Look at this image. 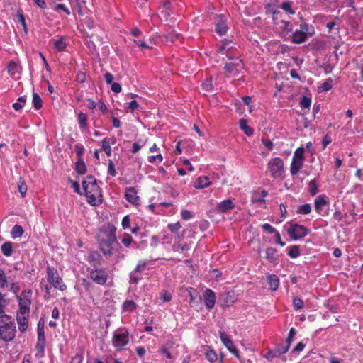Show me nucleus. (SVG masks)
<instances>
[{
  "label": "nucleus",
  "mask_w": 363,
  "mask_h": 363,
  "mask_svg": "<svg viewBox=\"0 0 363 363\" xmlns=\"http://www.w3.org/2000/svg\"><path fill=\"white\" fill-rule=\"evenodd\" d=\"M82 188L86 201L90 205L96 206L102 202V195L94 177H86L82 182Z\"/></svg>",
  "instance_id": "1"
},
{
  "label": "nucleus",
  "mask_w": 363,
  "mask_h": 363,
  "mask_svg": "<svg viewBox=\"0 0 363 363\" xmlns=\"http://www.w3.org/2000/svg\"><path fill=\"white\" fill-rule=\"evenodd\" d=\"M99 242L101 251L105 255L113 254L115 246L118 245L116 238V230L113 228L101 231Z\"/></svg>",
  "instance_id": "2"
},
{
  "label": "nucleus",
  "mask_w": 363,
  "mask_h": 363,
  "mask_svg": "<svg viewBox=\"0 0 363 363\" xmlns=\"http://www.w3.org/2000/svg\"><path fill=\"white\" fill-rule=\"evenodd\" d=\"M16 325L12 318L8 315H0V339L11 341L15 337Z\"/></svg>",
  "instance_id": "3"
},
{
  "label": "nucleus",
  "mask_w": 363,
  "mask_h": 363,
  "mask_svg": "<svg viewBox=\"0 0 363 363\" xmlns=\"http://www.w3.org/2000/svg\"><path fill=\"white\" fill-rule=\"evenodd\" d=\"M130 342V335L125 328H120L113 333L112 345L117 351H121Z\"/></svg>",
  "instance_id": "4"
},
{
  "label": "nucleus",
  "mask_w": 363,
  "mask_h": 363,
  "mask_svg": "<svg viewBox=\"0 0 363 363\" xmlns=\"http://www.w3.org/2000/svg\"><path fill=\"white\" fill-rule=\"evenodd\" d=\"M48 281L55 288L60 291H65L67 289L66 284L63 282L57 270L52 267H47Z\"/></svg>",
  "instance_id": "5"
},
{
  "label": "nucleus",
  "mask_w": 363,
  "mask_h": 363,
  "mask_svg": "<svg viewBox=\"0 0 363 363\" xmlns=\"http://www.w3.org/2000/svg\"><path fill=\"white\" fill-rule=\"evenodd\" d=\"M286 229L288 235L294 240H298L304 238L309 233V230L305 226L296 223H287Z\"/></svg>",
  "instance_id": "6"
},
{
  "label": "nucleus",
  "mask_w": 363,
  "mask_h": 363,
  "mask_svg": "<svg viewBox=\"0 0 363 363\" xmlns=\"http://www.w3.org/2000/svg\"><path fill=\"white\" fill-rule=\"evenodd\" d=\"M270 174L274 178L282 177L284 169V161L279 157L272 158L267 164Z\"/></svg>",
  "instance_id": "7"
},
{
  "label": "nucleus",
  "mask_w": 363,
  "mask_h": 363,
  "mask_svg": "<svg viewBox=\"0 0 363 363\" xmlns=\"http://www.w3.org/2000/svg\"><path fill=\"white\" fill-rule=\"evenodd\" d=\"M89 277L96 284L104 285L108 279V273L105 269L98 268L91 270L89 273Z\"/></svg>",
  "instance_id": "8"
},
{
  "label": "nucleus",
  "mask_w": 363,
  "mask_h": 363,
  "mask_svg": "<svg viewBox=\"0 0 363 363\" xmlns=\"http://www.w3.org/2000/svg\"><path fill=\"white\" fill-rule=\"evenodd\" d=\"M308 33V26L306 23H301L299 29L294 31L292 36V41L295 43H301L306 41Z\"/></svg>",
  "instance_id": "9"
},
{
  "label": "nucleus",
  "mask_w": 363,
  "mask_h": 363,
  "mask_svg": "<svg viewBox=\"0 0 363 363\" xmlns=\"http://www.w3.org/2000/svg\"><path fill=\"white\" fill-rule=\"evenodd\" d=\"M243 68V63L240 60L237 58L233 62L226 64L224 69L227 76L235 77Z\"/></svg>",
  "instance_id": "10"
},
{
  "label": "nucleus",
  "mask_w": 363,
  "mask_h": 363,
  "mask_svg": "<svg viewBox=\"0 0 363 363\" xmlns=\"http://www.w3.org/2000/svg\"><path fill=\"white\" fill-rule=\"evenodd\" d=\"M329 201L326 196L320 195L317 196L314 201V207L315 211L321 216L328 214L327 211H324L323 208L329 205Z\"/></svg>",
  "instance_id": "11"
},
{
  "label": "nucleus",
  "mask_w": 363,
  "mask_h": 363,
  "mask_svg": "<svg viewBox=\"0 0 363 363\" xmlns=\"http://www.w3.org/2000/svg\"><path fill=\"white\" fill-rule=\"evenodd\" d=\"M203 298L206 308L209 311L213 309L216 303V293L210 289H206L203 294Z\"/></svg>",
  "instance_id": "12"
},
{
  "label": "nucleus",
  "mask_w": 363,
  "mask_h": 363,
  "mask_svg": "<svg viewBox=\"0 0 363 363\" xmlns=\"http://www.w3.org/2000/svg\"><path fill=\"white\" fill-rule=\"evenodd\" d=\"M38 340L35 345L37 358H42L45 354V333H37Z\"/></svg>",
  "instance_id": "13"
},
{
  "label": "nucleus",
  "mask_w": 363,
  "mask_h": 363,
  "mask_svg": "<svg viewBox=\"0 0 363 363\" xmlns=\"http://www.w3.org/2000/svg\"><path fill=\"white\" fill-rule=\"evenodd\" d=\"M125 199L135 206L140 204V197L134 187H128L125 191Z\"/></svg>",
  "instance_id": "14"
},
{
  "label": "nucleus",
  "mask_w": 363,
  "mask_h": 363,
  "mask_svg": "<svg viewBox=\"0 0 363 363\" xmlns=\"http://www.w3.org/2000/svg\"><path fill=\"white\" fill-rule=\"evenodd\" d=\"M235 48L234 44L231 41L225 40L218 48V52L221 54H225L228 58L231 59L232 51Z\"/></svg>",
  "instance_id": "15"
},
{
  "label": "nucleus",
  "mask_w": 363,
  "mask_h": 363,
  "mask_svg": "<svg viewBox=\"0 0 363 363\" xmlns=\"http://www.w3.org/2000/svg\"><path fill=\"white\" fill-rule=\"evenodd\" d=\"M228 27L226 26V17L220 16L218 17L216 23V31L219 35H223L226 33Z\"/></svg>",
  "instance_id": "16"
},
{
  "label": "nucleus",
  "mask_w": 363,
  "mask_h": 363,
  "mask_svg": "<svg viewBox=\"0 0 363 363\" xmlns=\"http://www.w3.org/2000/svg\"><path fill=\"white\" fill-rule=\"evenodd\" d=\"M235 204L232 199H226L220 201L217 205V211L220 213H226L227 211L233 209Z\"/></svg>",
  "instance_id": "17"
},
{
  "label": "nucleus",
  "mask_w": 363,
  "mask_h": 363,
  "mask_svg": "<svg viewBox=\"0 0 363 363\" xmlns=\"http://www.w3.org/2000/svg\"><path fill=\"white\" fill-rule=\"evenodd\" d=\"M303 160H298V159L292 158V162H291V168H290L291 174L292 175H296L298 173V172L300 171V169L303 167Z\"/></svg>",
  "instance_id": "18"
},
{
  "label": "nucleus",
  "mask_w": 363,
  "mask_h": 363,
  "mask_svg": "<svg viewBox=\"0 0 363 363\" xmlns=\"http://www.w3.org/2000/svg\"><path fill=\"white\" fill-rule=\"evenodd\" d=\"M211 184L210 178L206 176H201L197 179L194 187L197 189H201L210 186Z\"/></svg>",
  "instance_id": "19"
},
{
  "label": "nucleus",
  "mask_w": 363,
  "mask_h": 363,
  "mask_svg": "<svg viewBox=\"0 0 363 363\" xmlns=\"http://www.w3.org/2000/svg\"><path fill=\"white\" fill-rule=\"evenodd\" d=\"M28 315H16V320L18 325V330L23 333L25 332L28 325Z\"/></svg>",
  "instance_id": "20"
},
{
  "label": "nucleus",
  "mask_w": 363,
  "mask_h": 363,
  "mask_svg": "<svg viewBox=\"0 0 363 363\" xmlns=\"http://www.w3.org/2000/svg\"><path fill=\"white\" fill-rule=\"evenodd\" d=\"M203 350L206 358L211 363H213L218 359V355L216 352L214 350H213L209 346H205Z\"/></svg>",
  "instance_id": "21"
},
{
  "label": "nucleus",
  "mask_w": 363,
  "mask_h": 363,
  "mask_svg": "<svg viewBox=\"0 0 363 363\" xmlns=\"http://www.w3.org/2000/svg\"><path fill=\"white\" fill-rule=\"evenodd\" d=\"M6 69L11 76H14L16 74L20 72L21 67L17 62L11 61L7 65Z\"/></svg>",
  "instance_id": "22"
},
{
  "label": "nucleus",
  "mask_w": 363,
  "mask_h": 363,
  "mask_svg": "<svg viewBox=\"0 0 363 363\" xmlns=\"http://www.w3.org/2000/svg\"><path fill=\"white\" fill-rule=\"evenodd\" d=\"M265 258L269 262H274L277 259V250L272 247L267 248L265 251Z\"/></svg>",
  "instance_id": "23"
},
{
  "label": "nucleus",
  "mask_w": 363,
  "mask_h": 363,
  "mask_svg": "<svg viewBox=\"0 0 363 363\" xmlns=\"http://www.w3.org/2000/svg\"><path fill=\"white\" fill-rule=\"evenodd\" d=\"M1 252L4 255L9 257L13 252V244L11 242H6L1 246Z\"/></svg>",
  "instance_id": "24"
},
{
  "label": "nucleus",
  "mask_w": 363,
  "mask_h": 363,
  "mask_svg": "<svg viewBox=\"0 0 363 363\" xmlns=\"http://www.w3.org/2000/svg\"><path fill=\"white\" fill-rule=\"evenodd\" d=\"M239 125L241 130L247 135L250 136L253 133V130L247 125V121L245 119H241L239 123Z\"/></svg>",
  "instance_id": "25"
},
{
  "label": "nucleus",
  "mask_w": 363,
  "mask_h": 363,
  "mask_svg": "<svg viewBox=\"0 0 363 363\" xmlns=\"http://www.w3.org/2000/svg\"><path fill=\"white\" fill-rule=\"evenodd\" d=\"M268 281L270 286V289L272 291H275L278 289L279 286V279L276 275H270L268 277Z\"/></svg>",
  "instance_id": "26"
},
{
  "label": "nucleus",
  "mask_w": 363,
  "mask_h": 363,
  "mask_svg": "<svg viewBox=\"0 0 363 363\" xmlns=\"http://www.w3.org/2000/svg\"><path fill=\"white\" fill-rule=\"evenodd\" d=\"M53 46L57 52L64 50L66 48V43L64 37H60L59 39L54 40Z\"/></svg>",
  "instance_id": "27"
},
{
  "label": "nucleus",
  "mask_w": 363,
  "mask_h": 363,
  "mask_svg": "<svg viewBox=\"0 0 363 363\" xmlns=\"http://www.w3.org/2000/svg\"><path fill=\"white\" fill-rule=\"evenodd\" d=\"M74 169L79 174H84L86 172V164L82 159L76 162Z\"/></svg>",
  "instance_id": "28"
},
{
  "label": "nucleus",
  "mask_w": 363,
  "mask_h": 363,
  "mask_svg": "<svg viewBox=\"0 0 363 363\" xmlns=\"http://www.w3.org/2000/svg\"><path fill=\"white\" fill-rule=\"evenodd\" d=\"M87 115L83 112H80L78 114L77 120L79 123V128L81 129L86 128H87Z\"/></svg>",
  "instance_id": "29"
},
{
  "label": "nucleus",
  "mask_w": 363,
  "mask_h": 363,
  "mask_svg": "<svg viewBox=\"0 0 363 363\" xmlns=\"http://www.w3.org/2000/svg\"><path fill=\"white\" fill-rule=\"evenodd\" d=\"M23 228L19 225H15L11 231V235L13 239L21 238L23 235Z\"/></svg>",
  "instance_id": "30"
},
{
  "label": "nucleus",
  "mask_w": 363,
  "mask_h": 363,
  "mask_svg": "<svg viewBox=\"0 0 363 363\" xmlns=\"http://www.w3.org/2000/svg\"><path fill=\"white\" fill-rule=\"evenodd\" d=\"M142 276L140 273L132 271L129 274V283L130 284H138V281L141 279Z\"/></svg>",
  "instance_id": "31"
},
{
  "label": "nucleus",
  "mask_w": 363,
  "mask_h": 363,
  "mask_svg": "<svg viewBox=\"0 0 363 363\" xmlns=\"http://www.w3.org/2000/svg\"><path fill=\"white\" fill-rule=\"evenodd\" d=\"M311 212V206L309 203H305L297 208V214L307 215Z\"/></svg>",
  "instance_id": "32"
},
{
  "label": "nucleus",
  "mask_w": 363,
  "mask_h": 363,
  "mask_svg": "<svg viewBox=\"0 0 363 363\" xmlns=\"http://www.w3.org/2000/svg\"><path fill=\"white\" fill-rule=\"evenodd\" d=\"M289 347H290V345L287 343H286L285 345H280L277 346L274 350V356H279V355L286 353L288 352Z\"/></svg>",
  "instance_id": "33"
},
{
  "label": "nucleus",
  "mask_w": 363,
  "mask_h": 363,
  "mask_svg": "<svg viewBox=\"0 0 363 363\" xmlns=\"http://www.w3.org/2000/svg\"><path fill=\"white\" fill-rule=\"evenodd\" d=\"M33 106L35 109L39 110L42 107V99L40 96L37 93L33 94V100H32Z\"/></svg>",
  "instance_id": "34"
},
{
  "label": "nucleus",
  "mask_w": 363,
  "mask_h": 363,
  "mask_svg": "<svg viewBox=\"0 0 363 363\" xmlns=\"http://www.w3.org/2000/svg\"><path fill=\"white\" fill-rule=\"evenodd\" d=\"M201 86L203 91H204V94L211 93L213 90L211 79H207L206 82H203Z\"/></svg>",
  "instance_id": "35"
},
{
  "label": "nucleus",
  "mask_w": 363,
  "mask_h": 363,
  "mask_svg": "<svg viewBox=\"0 0 363 363\" xmlns=\"http://www.w3.org/2000/svg\"><path fill=\"white\" fill-rule=\"evenodd\" d=\"M147 161L151 164H157L163 161V156L159 152L155 155L149 156L147 157Z\"/></svg>",
  "instance_id": "36"
},
{
  "label": "nucleus",
  "mask_w": 363,
  "mask_h": 363,
  "mask_svg": "<svg viewBox=\"0 0 363 363\" xmlns=\"http://www.w3.org/2000/svg\"><path fill=\"white\" fill-rule=\"evenodd\" d=\"M220 340H221L223 344L226 347H229V346L230 347L231 345L233 344L230 337L228 335H226L224 332L220 331Z\"/></svg>",
  "instance_id": "37"
},
{
  "label": "nucleus",
  "mask_w": 363,
  "mask_h": 363,
  "mask_svg": "<svg viewBox=\"0 0 363 363\" xmlns=\"http://www.w3.org/2000/svg\"><path fill=\"white\" fill-rule=\"evenodd\" d=\"M288 255L291 258H296L300 256V250L298 246L293 245L289 248Z\"/></svg>",
  "instance_id": "38"
},
{
  "label": "nucleus",
  "mask_w": 363,
  "mask_h": 363,
  "mask_svg": "<svg viewBox=\"0 0 363 363\" xmlns=\"http://www.w3.org/2000/svg\"><path fill=\"white\" fill-rule=\"evenodd\" d=\"M136 308V304L133 301H125L123 304V310L126 312H131Z\"/></svg>",
  "instance_id": "39"
},
{
  "label": "nucleus",
  "mask_w": 363,
  "mask_h": 363,
  "mask_svg": "<svg viewBox=\"0 0 363 363\" xmlns=\"http://www.w3.org/2000/svg\"><path fill=\"white\" fill-rule=\"evenodd\" d=\"M101 147L102 150L106 152L107 156L110 157L112 154V150L111 147V145L108 144L107 138L103 139V140L101 141Z\"/></svg>",
  "instance_id": "40"
},
{
  "label": "nucleus",
  "mask_w": 363,
  "mask_h": 363,
  "mask_svg": "<svg viewBox=\"0 0 363 363\" xmlns=\"http://www.w3.org/2000/svg\"><path fill=\"white\" fill-rule=\"evenodd\" d=\"M7 305V301L4 295L0 291V315H6L5 308Z\"/></svg>",
  "instance_id": "41"
},
{
  "label": "nucleus",
  "mask_w": 363,
  "mask_h": 363,
  "mask_svg": "<svg viewBox=\"0 0 363 363\" xmlns=\"http://www.w3.org/2000/svg\"><path fill=\"white\" fill-rule=\"evenodd\" d=\"M147 264V262L146 260L138 261V262L133 271L141 274L143 271L145 270Z\"/></svg>",
  "instance_id": "42"
},
{
  "label": "nucleus",
  "mask_w": 363,
  "mask_h": 363,
  "mask_svg": "<svg viewBox=\"0 0 363 363\" xmlns=\"http://www.w3.org/2000/svg\"><path fill=\"white\" fill-rule=\"evenodd\" d=\"M18 299L19 307L30 308V301L28 298L21 296H18Z\"/></svg>",
  "instance_id": "43"
},
{
  "label": "nucleus",
  "mask_w": 363,
  "mask_h": 363,
  "mask_svg": "<svg viewBox=\"0 0 363 363\" xmlns=\"http://www.w3.org/2000/svg\"><path fill=\"white\" fill-rule=\"evenodd\" d=\"M308 190L311 196H315L318 193V185L315 180H311L309 182Z\"/></svg>",
  "instance_id": "44"
},
{
  "label": "nucleus",
  "mask_w": 363,
  "mask_h": 363,
  "mask_svg": "<svg viewBox=\"0 0 363 363\" xmlns=\"http://www.w3.org/2000/svg\"><path fill=\"white\" fill-rule=\"evenodd\" d=\"M281 8L285 11L286 12L290 13V14H294L295 12L291 9V2L289 1H284L281 5Z\"/></svg>",
  "instance_id": "45"
},
{
  "label": "nucleus",
  "mask_w": 363,
  "mask_h": 363,
  "mask_svg": "<svg viewBox=\"0 0 363 363\" xmlns=\"http://www.w3.org/2000/svg\"><path fill=\"white\" fill-rule=\"evenodd\" d=\"M190 249V245L189 244H177L174 245L173 250L177 252H184L187 251Z\"/></svg>",
  "instance_id": "46"
},
{
  "label": "nucleus",
  "mask_w": 363,
  "mask_h": 363,
  "mask_svg": "<svg viewBox=\"0 0 363 363\" xmlns=\"http://www.w3.org/2000/svg\"><path fill=\"white\" fill-rule=\"evenodd\" d=\"M8 286V280L5 272L0 269V287L5 288Z\"/></svg>",
  "instance_id": "47"
},
{
  "label": "nucleus",
  "mask_w": 363,
  "mask_h": 363,
  "mask_svg": "<svg viewBox=\"0 0 363 363\" xmlns=\"http://www.w3.org/2000/svg\"><path fill=\"white\" fill-rule=\"evenodd\" d=\"M311 104V99L307 96H303L300 101L301 108H309Z\"/></svg>",
  "instance_id": "48"
},
{
  "label": "nucleus",
  "mask_w": 363,
  "mask_h": 363,
  "mask_svg": "<svg viewBox=\"0 0 363 363\" xmlns=\"http://www.w3.org/2000/svg\"><path fill=\"white\" fill-rule=\"evenodd\" d=\"M293 307L295 310H300L303 307V301L298 297H295L293 299Z\"/></svg>",
  "instance_id": "49"
},
{
  "label": "nucleus",
  "mask_w": 363,
  "mask_h": 363,
  "mask_svg": "<svg viewBox=\"0 0 363 363\" xmlns=\"http://www.w3.org/2000/svg\"><path fill=\"white\" fill-rule=\"evenodd\" d=\"M262 230L268 234H274L277 230L270 224L265 223L262 226Z\"/></svg>",
  "instance_id": "50"
},
{
  "label": "nucleus",
  "mask_w": 363,
  "mask_h": 363,
  "mask_svg": "<svg viewBox=\"0 0 363 363\" xmlns=\"http://www.w3.org/2000/svg\"><path fill=\"white\" fill-rule=\"evenodd\" d=\"M303 156H304V149L303 147H298L297 148L294 153V156H293V158L294 159H298V160H303Z\"/></svg>",
  "instance_id": "51"
},
{
  "label": "nucleus",
  "mask_w": 363,
  "mask_h": 363,
  "mask_svg": "<svg viewBox=\"0 0 363 363\" xmlns=\"http://www.w3.org/2000/svg\"><path fill=\"white\" fill-rule=\"evenodd\" d=\"M139 106L138 103L135 100H133L125 104V107L129 109L131 112H133Z\"/></svg>",
  "instance_id": "52"
},
{
  "label": "nucleus",
  "mask_w": 363,
  "mask_h": 363,
  "mask_svg": "<svg viewBox=\"0 0 363 363\" xmlns=\"http://www.w3.org/2000/svg\"><path fill=\"white\" fill-rule=\"evenodd\" d=\"M18 189L21 196H25L27 191V185L23 181L18 184Z\"/></svg>",
  "instance_id": "53"
},
{
  "label": "nucleus",
  "mask_w": 363,
  "mask_h": 363,
  "mask_svg": "<svg viewBox=\"0 0 363 363\" xmlns=\"http://www.w3.org/2000/svg\"><path fill=\"white\" fill-rule=\"evenodd\" d=\"M181 217L183 220H188L193 217V214L191 211L184 209L181 211Z\"/></svg>",
  "instance_id": "54"
},
{
  "label": "nucleus",
  "mask_w": 363,
  "mask_h": 363,
  "mask_svg": "<svg viewBox=\"0 0 363 363\" xmlns=\"http://www.w3.org/2000/svg\"><path fill=\"white\" fill-rule=\"evenodd\" d=\"M168 228L172 232V233H177L179 230L182 228V225L179 222H177L175 223H170L168 225Z\"/></svg>",
  "instance_id": "55"
},
{
  "label": "nucleus",
  "mask_w": 363,
  "mask_h": 363,
  "mask_svg": "<svg viewBox=\"0 0 363 363\" xmlns=\"http://www.w3.org/2000/svg\"><path fill=\"white\" fill-rule=\"evenodd\" d=\"M9 291L13 293L15 295H18L20 291V286L18 283L13 282L10 284Z\"/></svg>",
  "instance_id": "56"
},
{
  "label": "nucleus",
  "mask_w": 363,
  "mask_h": 363,
  "mask_svg": "<svg viewBox=\"0 0 363 363\" xmlns=\"http://www.w3.org/2000/svg\"><path fill=\"white\" fill-rule=\"evenodd\" d=\"M108 174L110 175H111L112 177L116 176V172L115 165H114L113 161L109 160L108 162Z\"/></svg>",
  "instance_id": "57"
},
{
  "label": "nucleus",
  "mask_w": 363,
  "mask_h": 363,
  "mask_svg": "<svg viewBox=\"0 0 363 363\" xmlns=\"http://www.w3.org/2000/svg\"><path fill=\"white\" fill-rule=\"evenodd\" d=\"M18 21L21 23V26H22V27L23 28L24 33L26 34H27L28 28H27V26H26V20H25V18H24L23 15L21 14V13H19L18 15Z\"/></svg>",
  "instance_id": "58"
},
{
  "label": "nucleus",
  "mask_w": 363,
  "mask_h": 363,
  "mask_svg": "<svg viewBox=\"0 0 363 363\" xmlns=\"http://www.w3.org/2000/svg\"><path fill=\"white\" fill-rule=\"evenodd\" d=\"M172 294L168 291H164L160 294V298L163 302H169L172 300Z\"/></svg>",
  "instance_id": "59"
},
{
  "label": "nucleus",
  "mask_w": 363,
  "mask_h": 363,
  "mask_svg": "<svg viewBox=\"0 0 363 363\" xmlns=\"http://www.w3.org/2000/svg\"><path fill=\"white\" fill-rule=\"evenodd\" d=\"M227 349L229 350V352L230 353H232L237 359H240V354H239V352H238V350H237V348L235 347V346L234 345V344L231 345V346L229 347H227Z\"/></svg>",
  "instance_id": "60"
},
{
  "label": "nucleus",
  "mask_w": 363,
  "mask_h": 363,
  "mask_svg": "<svg viewBox=\"0 0 363 363\" xmlns=\"http://www.w3.org/2000/svg\"><path fill=\"white\" fill-rule=\"evenodd\" d=\"M130 217L128 215L125 216L123 217V220H122V226H123V229H127L130 227Z\"/></svg>",
  "instance_id": "61"
},
{
  "label": "nucleus",
  "mask_w": 363,
  "mask_h": 363,
  "mask_svg": "<svg viewBox=\"0 0 363 363\" xmlns=\"http://www.w3.org/2000/svg\"><path fill=\"white\" fill-rule=\"evenodd\" d=\"M295 335H296V330L294 328H291L290 329V331H289V335L287 337V340H286L287 344H289V345H291V342L293 341Z\"/></svg>",
  "instance_id": "62"
},
{
  "label": "nucleus",
  "mask_w": 363,
  "mask_h": 363,
  "mask_svg": "<svg viewBox=\"0 0 363 363\" xmlns=\"http://www.w3.org/2000/svg\"><path fill=\"white\" fill-rule=\"evenodd\" d=\"M332 89V85L329 82H325L322 84L320 86V90L321 91H328Z\"/></svg>",
  "instance_id": "63"
},
{
  "label": "nucleus",
  "mask_w": 363,
  "mask_h": 363,
  "mask_svg": "<svg viewBox=\"0 0 363 363\" xmlns=\"http://www.w3.org/2000/svg\"><path fill=\"white\" fill-rule=\"evenodd\" d=\"M121 242L125 246L128 247L132 242V238L130 235H126Z\"/></svg>",
  "instance_id": "64"
}]
</instances>
